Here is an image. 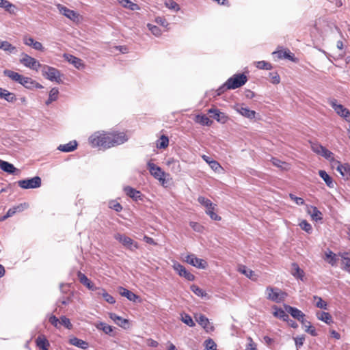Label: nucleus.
<instances>
[{
	"instance_id": "4d7b16f0",
	"label": "nucleus",
	"mask_w": 350,
	"mask_h": 350,
	"mask_svg": "<svg viewBox=\"0 0 350 350\" xmlns=\"http://www.w3.org/2000/svg\"><path fill=\"white\" fill-rule=\"evenodd\" d=\"M147 27L155 36H159L161 35V30L157 26L148 23Z\"/></svg>"
},
{
	"instance_id": "393cba45",
	"label": "nucleus",
	"mask_w": 350,
	"mask_h": 350,
	"mask_svg": "<svg viewBox=\"0 0 350 350\" xmlns=\"http://www.w3.org/2000/svg\"><path fill=\"white\" fill-rule=\"evenodd\" d=\"M0 98L4 99L9 103H14L16 100L14 93L10 92L8 90L1 88H0Z\"/></svg>"
},
{
	"instance_id": "4be33fe9",
	"label": "nucleus",
	"mask_w": 350,
	"mask_h": 350,
	"mask_svg": "<svg viewBox=\"0 0 350 350\" xmlns=\"http://www.w3.org/2000/svg\"><path fill=\"white\" fill-rule=\"evenodd\" d=\"M36 346L40 350H49V342L44 335H40L36 339Z\"/></svg>"
},
{
	"instance_id": "f3484780",
	"label": "nucleus",
	"mask_w": 350,
	"mask_h": 350,
	"mask_svg": "<svg viewBox=\"0 0 350 350\" xmlns=\"http://www.w3.org/2000/svg\"><path fill=\"white\" fill-rule=\"evenodd\" d=\"M0 169L10 174H19L20 170L16 168L13 164L0 159Z\"/></svg>"
},
{
	"instance_id": "09e8293b",
	"label": "nucleus",
	"mask_w": 350,
	"mask_h": 350,
	"mask_svg": "<svg viewBox=\"0 0 350 350\" xmlns=\"http://www.w3.org/2000/svg\"><path fill=\"white\" fill-rule=\"evenodd\" d=\"M306 329H305V331L307 332V333H309L310 335H312V336H317V332L316 331V329L314 327H313L310 322V321H308L306 320V322H305V324H303Z\"/></svg>"
},
{
	"instance_id": "a18cd8bd",
	"label": "nucleus",
	"mask_w": 350,
	"mask_h": 350,
	"mask_svg": "<svg viewBox=\"0 0 350 350\" xmlns=\"http://www.w3.org/2000/svg\"><path fill=\"white\" fill-rule=\"evenodd\" d=\"M96 327L98 329L102 330L107 334H109L113 331V328L111 325L106 324L103 322H100L96 325Z\"/></svg>"
},
{
	"instance_id": "c9c22d12",
	"label": "nucleus",
	"mask_w": 350,
	"mask_h": 350,
	"mask_svg": "<svg viewBox=\"0 0 350 350\" xmlns=\"http://www.w3.org/2000/svg\"><path fill=\"white\" fill-rule=\"evenodd\" d=\"M308 213L310 215L313 220L318 221L322 219L321 213L315 206H311L308 208Z\"/></svg>"
},
{
	"instance_id": "423d86ee",
	"label": "nucleus",
	"mask_w": 350,
	"mask_h": 350,
	"mask_svg": "<svg viewBox=\"0 0 350 350\" xmlns=\"http://www.w3.org/2000/svg\"><path fill=\"white\" fill-rule=\"evenodd\" d=\"M40 177L34 176L29 179H23L18 181V185L25 189L39 188L41 186Z\"/></svg>"
},
{
	"instance_id": "052dcab7",
	"label": "nucleus",
	"mask_w": 350,
	"mask_h": 350,
	"mask_svg": "<svg viewBox=\"0 0 350 350\" xmlns=\"http://www.w3.org/2000/svg\"><path fill=\"white\" fill-rule=\"evenodd\" d=\"M299 226L303 230L308 233L312 232V226L306 220H302L299 224Z\"/></svg>"
},
{
	"instance_id": "5fc2aeb1",
	"label": "nucleus",
	"mask_w": 350,
	"mask_h": 350,
	"mask_svg": "<svg viewBox=\"0 0 350 350\" xmlns=\"http://www.w3.org/2000/svg\"><path fill=\"white\" fill-rule=\"evenodd\" d=\"M204 345L206 350H217L216 343L211 338L206 340L204 341Z\"/></svg>"
},
{
	"instance_id": "1a4fd4ad",
	"label": "nucleus",
	"mask_w": 350,
	"mask_h": 350,
	"mask_svg": "<svg viewBox=\"0 0 350 350\" xmlns=\"http://www.w3.org/2000/svg\"><path fill=\"white\" fill-rule=\"evenodd\" d=\"M233 109L242 116L248 118L250 120H253L255 118L256 111L254 110L250 109L248 107H245L244 104L237 103L233 106Z\"/></svg>"
},
{
	"instance_id": "de8ad7c7",
	"label": "nucleus",
	"mask_w": 350,
	"mask_h": 350,
	"mask_svg": "<svg viewBox=\"0 0 350 350\" xmlns=\"http://www.w3.org/2000/svg\"><path fill=\"white\" fill-rule=\"evenodd\" d=\"M181 321L189 327L195 326L194 321H193L190 315H189L188 314H185V313L182 314H181Z\"/></svg>"
},
{
	"instance_id": "72a5a7b5",
	"label": "nucleus",
	"mask_w": 350,
	"mask_h": 350,
	"mask_svg": "<svg viewBox=\"0 0 350 350\" xmlns=\"http://www.w3.org/2000/svg\"><path fill=\"white\" fill-rule=\"evenodd\" d=\"M238 271L252 280H256V278H254V276H256L254 272L252 270L247 268V267L245 265H240L239 267Z\"/></svg>"
},
{
	"instance_id": "aec40b11",
	"label": "nucleus",
	"mask_w": 350,
	"mask_h": 350,
	"mask_svg": "<svg viewBox=\"0 0 350 350\" xmlns=\"http://www.w3.org/2000/svg\"><path fill=\"white\" fill-rule=\"evenodd\" d=\"M109 317L113 321H114L115 323L124 329H126L129 326V320L123 319L115 313H110Z\"/></svg>"
},
{
	"instance_id": "79ce46f5",
	"label": "nucleus",
	"mask_w": 350,
	"mask_h": 350,
	"mask_svg": "<svg viewBox=\"0 0 350 350\" xmlns=\"http://www.w3.org/2000/svg\"><path fill=\"white\" fill-rule=\"evenodd\" d=\"M215 205L212 204L211 206H208L206 210V213L213 219L215 221L221 220V217L214 212Z\"/></svg>"
},
{
	"instance_id": "4468645a",
	"label": "nucleus",
	"mask_w": 350,
	"mask_h": 350,
	"mask_svg": "<svg viewBox=\"0 0 350 350\" xmlns=\"http://www.w3.org/2000/svg\"><path fill=\"white\" fill-rule=\"evenodd\" d=\"M21 85L24 86L25 88L33 90L34 88L40 89L42 88L43 86L39 83L36 82L33 79L30 77L22 76L21 81L19 83Z\"/></svg>"
},
{
	"instance_id": "dca6fc26",
	"label": "nucleus",
	"mask_w": 350,
	"mask_h": 350,
	"mask_svg": "<svg viewBox=\"0 0 350 350\" xmlns=\"http://www.w3.org/2000/svg\"><path fill=\"white\" fill-rule=\"evenodd\" d=\"M64 57L77 69H82L85 68V64L83 61L72 55L65 53L64 54Z\"/></svg>"
},
{
	"instance_id": "69168bd1",
	"label": "nucleus",
	"mask_w": 350,
	"mask_h": 350,
	"mask_svg": "<svg viewBox=\"0 0 350 350\" xmlns=\"http://www.w3.org/2000/svg\"><path fill=\"white\" fill-rule=\"evenodd\" d=\"M60 324L63 325L68 329H71L72 325L70 321V319L65 316H62L60 318Z\"/></svg>"
},
{
	"instance_id": "f8f14e48",
	"label": "nucleus",
	"mask_w": 350,
	"mask_h": 350,
	"mask_svg": "<svg viewBox=\"0 0 350 350\" xmlns=\"http://www.w3.org/2000/svg\"><path fill=\"white\" fill-rule=\"evenodd\" d=\"M57 8L62 14H63L70 20L74 22H77L79 21V14L77 12L70 10L62 4H57Z\"/></svg>"
},
{
	"instance_id": "a19ab883",
	"label": "nucleus",
	"mask_w": 350,
	"mask_h": 350,
	"mask_svg": "<svg viewBox=\"0 0 350 350\" xmlns=\"http://www.w3.org/2000/svg\"><path fill=\"white\" fill-rule=\"evenodd\" d=\"M273 308L275 310V312H273V315L275 317H278V318H279L280 319H282L284 321H288V319H289V317L285 312L284 310H283L281 308H278L276 306H275Z\"/></svg>"
},
{
	"instance_id": "f03ea898",
	"label": "nucleus",
	"mask_w": 350,
	"mask_h": 350,
	"mask_svg": "<svg viewBox=\"0 0 350 350\" xmlns=\"http://www.w3.org/2000/svg\"><path fill=\"white\" fill-rule=\"evenodd\" d=\"M267 299L275 303H280L284 300L286 293L278 288L267 286L266 288Z\"/></svg>"
},
{
	"instance_id": "8fccbe9b",
	"label": "nucleus",
	"mask_w": 350,
	"mask_h": 350,
	"mask_svg": "<svg viewBox=\"0 0 350 350\" xmlns=\"http://www.w3.org/2000/svg\"><path fill=\"white\" fill-rule=\"evenodd\" d=\"M169 144V139L165 135H162L158 140L157 146L159 148H165Z\"/></svg>"
},
{
	"instance_id": "c85d7f7f",
	"label": "nucleus",
	"mask_w": 350,
	"mask_h": 350,
	"mask_svg": "<svg viewBox=\"0 0 350 350\" xmlns=\"http://www.w3.org/2000/svg\"><path fill=\"white\" fill-rule=\"evenodd\" d=\"M292 275L301 280H304V272L302 269L299 268L298 265L295 262L292 264V271H291Z\"/></svg>"
},
{
	"instance_id": "bb28decb",
	"label": "nucleus",
	"mask_w": 350,
	"mask_h": 350,
	"mask_svg": "<svg viewBox=\"0 0 350 350\" xmlns=\"http://www.w3.org/2000/svg\"><path fill=\"white\" fill-rule=\"evenodd\" d=\"M77 147L76 141H71L68 144L59 145L57 149L62 152H69L75 150Z\"/></svg>"
},
{
	"instance_id": "2f4dec72",
	"label": "nucleus",
	"mask_w": 350,
	"mask_h": 350,
	"mask_svg": "<svg viewBox=\"0 0 350 350\" xmlns=\"http://www.w3.org/2000/svg\"><path fill=\"white\" fill-rule=\"evenodd\" d=\"M118 3L124 8L129 9L132 11L139 10L140 9L139 6L131 2L130 0H117Z\"/></svg>"
},
{
	"instance_id": "680f3d73",
	"label": "nucleus",
	"mask_w": 350,
	"mask_h": 350,
	"mask_svg": "<svg viewBox=\"0 0 350 350\" xmlns=\"http://www.w3.org/2000/svg\"><path fill=\"white\" fill-rule=\"evenodd\" d=\"M101 293H102V297L105 299V300L107 303L113 304L116 302V300L113 298V297L110 295L105 290H102Z\"/></svg>"
},
{
	"instance_id": "0e129e2a",
	"label": "nucleus",
	"mask_w": 350,
	"mask_h": 350,
	"mask_svg": "<svg viewBox=\"0 0 350 350\" xmlns=\"http://www.w3.org/2000/svg\"><path fill=\"white\" fill-rule=\"evenodd\" d=\"M323 148H324V146H323L322 145H321L319 143H312L311 144V148H312V151L318 154H320L321 153Z\"/></svg>"
},
{
	"instance_id": "9d476101",
	"label": "nucleus",
	"mask_w": 350,
	"mask_h": 350,
	"mask_svg": "<svg viewBox=\"0 0 350 350\" xmlns=\"http://www.w3.org/2000/svg\"><path fill=\"white\" fill-rule=\"evenodd\" d=\"M185 260L191 265L198 269H204L206 268L208 264L206 260L197 258L194 254H191L185 256Z\"/></svg>"
},
{
	"instance_id": "5701e85b",
	"label": "nucleus",
	"mask_w": 350,
	"mask_h": 350,
	"mask_svg": "<svg viewBox=\"0 0 350 350\" xmlns=\"http://www.w3.org/2000/svg\"><path fill=\"white\" fill-rule=\"evenodd\" d=\"M0 8L11 14H15L17 10L16 6L7 0H0Z\"/></svg>"
},
{
	"instance_id": "c756f323",
	"label": "nucleus",
	"mask_w": 350,
	"mask_h": 350,
	"mask_svg": "<svg viewBox=\"0 0 350 350\" xmlns=\"http://www.w3.org/2000/svg\"><path fill=\"white\" fill-rule=\"evenodd\" d=\"M0 49L9 53H16V49L8 41H2L0 40Z\"/></svg>"
},
{
	"instance_id": "774afa93",
	"label": "nucleus",
	"mask_w": 350,
	"mask_h": 350,
	"mask_svg": "<svg viewBox=\"0 0 350 350\" xmlns=\"http://www.w3.org/2000/svg\"><path fill=\"white\" fill-rule=\"evenodd\" d=\"M271 82L273 84H278L280 82V77L277 72H270Z\"/></svg>"
},
{
	"instance_id": "e433bc0d",
	"label": "nucleus",
	"mask_w": 350,
	"mask_h": 350,
	"mask_svg": "<svg viewBox=\"0 0 350 350\" xmlns=\"http://www.w3.org/2000/svg\"><path fill=\"white\" fill-rule=\"evenodd\" d=\"M3 73L5 76H7L8 77L10 78L12 80H13L18 83H20V81H21V77L23 76V75L18 74V72H16L11 70H5Z\"/></svg>"
},
{
	"instance_id": "e2e57ef3",
	"label": "nucleus",
	"mask_w": 350,
	"mask_h": 350,
	"mask_svg": "<svg viewBox=\"0 0 350 350\" xmlns=\"http://www.w3.org/2000/svg\"><path fill=\"white\" fill-rule=\"evenodd\" d=\"M294 340H295L297 349H299L304 345V342L305 341V336L304 335L298 336L294 338Z\"/></svg>"
},
{
	"instance_id": "a878e982",
	"label": "nucleus",
	"mask_w": 350,
	"mask_h": 350,
	"mask_svg": "<svg viewBox=\"0 0 350 350\" xmlns=\"http://www.w3.org/2000/svg\"><path fill=\"white\" fill-rule=\"evenodd\" d=\"M119 293L122 296L126 297L129 301H132L134 302H135L137 299H139V297L136 295L135 293L123 287L119 288Z\"/></svg>"
},
{
	"instance_id": "7ed1b4c3",
	"label": "nucleus",
	"mask_w": 350,
	"mask_h": 350,
	"mask_svg": "<svg viewBox=\"0 0 350 350\" xmlns=\"http://www.w3.org/2000/svg\"><path fill=\"white\" fill-rule=\"evenodd\" d=\"M42 75L51 81H55L58 83L62 82L60 72L55 68L44 65L42 70Z\"/></svg>"
},
{
	"instance_id": "cd10ccee",
	"label": "nucleus",
	"mask_w": 350,
	"mask_h": 350,
	"mask_svg": "<svg viewBox=\"0 0 350 350\" xmlns=\"http://www.w3.org/2000/svg\"><path fill=\"white\" fill-rule=\"evenodd\" d=\"M69 342L72 345L82 349H86L89 347L88 343L86 341L76 337L70 338Z\"/></svg>"
},
{
	"instance_id": "bf43d9fd",
	"label": "nucleus",
	"mask_w": 350,
	"mask_h": 350,
	"mask_svg": "<svg viewBox=\"0 0 350 350\" xmlns=\"http://www.w3.org/2000/svg\"><path fill=\"white\" fill-rule=\"evenodd\" d=\"M342 269L347 272H350V258L342 255Z\"/></svg>"
},
{
	"instance_id": "864d4df0",
	"label": "nucleus",
	"mask_w": 350,
	"mask_h": 350,
	"mask_svg": "<svg viewBox=\"0 0 350 350\" xmlns=\"http://www.w3.org/2000/svg\"><path fill=\"white\" fill-rule=\"evenodd\" d=\"M273 55H277L279 59H291L292 57L291 55V53L289 51H275L273 53Z\"/></svg>"
},
{
	"instance_id": "13d9d810",
	"label": "nucleus",
	"mask_w": 350,
	"mask_h": 350,
	"mask_svg": "<svg viewBox=\"0 0 350 350\" xmlns=\"http://www.w3.org/2000/svg\"><path fill=\"white\" fill-rule=\"evenodd\" d=\"M198 202L204 206L206 208H207L208 206H212V202L208 200V198H206L204 196H199L198 198Z\"/></svg>"
},
{
	"instance_id": "473e14b6",
	"label": "nucleus",
	"mask_w": 350,
	"mask_h": 350,
	"mask_svg": "<svg viewBox=\"0 0 350 350\" xmlns=\"http://www.w3.org/2000/svg\"><path fill=\"white\" fill-rule=\"evenodd\" d=\"M319 175L325 181L327 186L329 188L334 187V183L332 177L324 170H319Z\"/></svg>"
},
{
	"instance_id": "7c9ffc66",
	"label": "nucleus",
	"mask_w": 350,
	"mask_h": 350,
	"mask_svg": "<svg viewBox=\"0 0 350 350\" xmlns=\"http://www.w3.org/2000/svg\"><path fill=\"white\" fill-rule=\"evenodd\" d=\"M196 321L198 323L199 325H200L203 328L206 329V331H208L209 329L212 330L213 327H208L209 325V321L208 319L206 318L203 314H200L198 317H196Z\"/></svg>"
},
{
	"instance_id": "f704fd0d",
	"label": "nucleus",
	"mask_w": 350,
	"mask_h": 350,
	"mask_svg": "<svg viewBox=\"0 0 350 350\" xmlns=\"http://www.w3.org/2000/svg\"><path fill=\"white\" fill-rule=\"evenodd\" d=\"M317 317L318 319L325 322V323L329 325L333 322L332 317L331 314L326 312H319L317 313Z\"/></svg>"
},
{
	"instance_id": "ea45409f",
	"label": "nucleus",
	"mask_w": 350,
	"mask_h": 350,
	"mask_svg": "<svg viewBox=\"0 0 350 350\" xmlns=\"http://www.w3.org/2000/svg\"><path fill=\"white\" fill-rule=\"evenodd\" d=\"M326 260L332 265L336 266L337 264L338 258L336 254L329 250L325 253Z\"/></svg>"
},
{
	"instance_id": "0eeeda50",
	"label": "nucleus",
	"mask_w": 350,
	"mask_h": 350,
	"mask_svg": "<svg viewBox=\"0 0 350 350\" xmlns=\"http://www.w3.org/2000/svg\"><path fill=\"white\" fill-rule=\"evenodd\" d=\"M20 62L25 67L32 70H35L36 71L38 70L40 67L42 66V65L38 60L24 53L21 54Z\"/></svg>"
},
{
	"instance_id": "603ef678",
	"label": "nucleus",
	"mask_w": 350,
	"mask_h": 350,
	"mask_svg": "<svg viewBox=\"0 0 350 350\" xmlns=\"http://www.w3.org/2000/svg\"><path fill=\"white\" fill-rule=\"evenodd\" d=\"M271 162L273 165L284 170H286L288 167V164L287 163L282 161L276 158H272Z\"/></svg>"
},
{
	"instance_id": "58836bf2",
	"label": "nucleus",
	"mask_w": 350,
	"mask_h": 350,
	"mask_svg": "<svg viewBox=\"0 0 350 350\" xmlns=\"http://www.w3.org/2000/svg\"><path fill=\"white\" fill-rule=\"evenodd\" d=\"M59 94V90L57 88H53L49 92V96L48 100L46 101V105H50L53 101H55L57 99Z\"/></svg>"
},
{
	"instance_id": "3c124183",
	"label": "nucleus",
	"mask_w": 350,
	"mask_h": 350,
	"mask_svg": "<svg viewBox=\"0 0 350 350\" xmlns=\"http://www.w3.org/2000/svg\"><path fill=\"white\" fill-rule=\"evenodd\" d=\"M255 64L256 67L259 69H263V70H271L272 68V66L270 63L265 62V61H258L256 62Z\"/></svg>"
},
{
	"instance_id": "f257e3e1",
	"label": "nucleus",
	"mask_w": 350,
	"mask_h": 350,
	"mask_svg": "<svg viewBox=\"0 0 350 350\" xmlns=\"http://www.w3.org/2000/svg\"><path fill=\"white\" fill-rule=\"evenodd\" d=\"M129 139L124 132L105 133L97 131L89 137V143L92 147H99L103 149L110 148L121 145Z\"/></svg>"
},
{
	"instance_id": "20e7f679",
	"label": "nucleus",
	"mask_w": 350,
	"mask_h": 350,
	"mask_svg": "<svg viewBox=\"0 0 350 350\" xmlns=\"http://www.w3.org/2000/svg\"><path fill=\"white\" fill-rule=\"evenodd\" d=\"M247 81V77L244 74L234 75L226 81V85H228L227 88L230 90L237 89L243 85Z\"/></svg>"
},
{
	"instance_id": "c03bdc74",
	"label": "nucleus",
	"mask_w": 350,
	"mask_h": 350,
	"mask_svg": "<svg viewBox=\"0 0 350 350\" xmlns=\"http://www.w3.org/2000/svg\"><path fill=\"white\" fill-rule=\"evenodd\" d=\"M196 121L198 123L206 126H209L212 123V121L205 115H198L196 118Z\"/></svg>"
},
{
	"instance_id": "37998d69",
	"label": "nucleus",
	"mask_w": 350,
	"mask_h": 350,
	"mask_svg": "<svg viewBox=\"0 0 350 350\" xmlns=\"http://www.w3.org/2000/svg\"><path fill=\"white\" fill-rule=\"evenodd\" d=\"M320 155L323 157L325 159L329 160L332 163L336 161L334 159V154L328 149H327L325 147L323 148Z\"/></svg>"
},
{
	"instance_id": "6e6552de",
	"label": "nucleus",
	"mask_w": 350,
	"mask_h": 350,
	"mask_svg": "<svg viewBox=\"0 0 350 350\" xmlns=\"http://www.w3.org/2000/svg\"><path fill=\"white\" fill-rule=\"evenodd\" d=\"M114 238L120 243H122L125 247L131 251L138 248L137 243L135 242L132 239L124 234L117 233L114 235Z\"/></svg>"
},
{
	"instance_id": "338daca9",
	"label": "nucleus",
	"mask_w": 350,
	"mask_h": 350,
	"mask_svg": "<svg viewBox=\"0 0 350 350\" xmlns=\"http://www.w3.org/2000/svg\"><path fill=\"white\" fill-rule=\"evenodd\" d=\"M109 208L115 210L116 212H120L122 209L121 204L116 201H111L109 202Z\"/></svg>"
},
{
	"instance_id": "4c0bfd02",
	"label": "nucleus",
	"mask_w": 350,
	"mask_h": 350,
	"mask_svg": "<svg viewBox=\"0 0 350 350\" xmlns=\"http://www.w3.org/2000/svg\"><path fill=\"white\" fill-rule=\"evenodd\" d=\"M27 204L25 203L24 204H21L18 206H14L12 208H10L8 211H7V217H12L17 212H21V211H23L25 208H27Z\"/></svg>"
},
{
	"instance_id": "ddd939ff",
	"label": "nucleus",
	"mask_w": 350,
	"mask_h": 350,
	"mask_svg": "<svg viewBox=\"0 0 350 350\" xmlns=\"http://www.w3.org/2000/svg\"><path fill=\"white\" fill-rule=\"evenodd\" d=\"M285 309L286 312L289 313L294 319H297L302 324H305V314L302 311L297 309V308L292 307L290 306H286L285 307Z\"/></svg>"
},
{
	"instance_id": "6ab92c4d",
	"label": "nucleus",
	"mask_w": 350,
	"mask_h": 350,
	"mask_svg": "<svg viewBox=\"0 0 350 350\" xmlns=\"http://www.w3.org/2000/svg\"><path fill=\"white\" fill-rule=\"evenodd\" d=\"M77 278L79 282L87 287L90 291H95L96 287L92 283V282L83 273L79 271L77 273Z\"/></svg>"
},
{
	"instance_id": "2eb2a0df",
	"label": "nucleus",
	"mask_w": 350,
	"mask_h": 350,
	"mask_svg": "<svg viewBox=\"0 0 350 350\" xmlns=\"http://www.w3.org/2000/svg\"><path fill=\"white\" fill-rule=\"evenodd\" d=\"M174 269L178 273L181 277H184L189 281H193L195 279V276L189 272L180 263H174Z\"/></svg>"
},
{
	"instance_id": "a211bd4d",
	"label": "nucleus",
	"mask_w": 350,
	"mask_h": 350,
	"mask_svg": "<svg viewBox=\"0 0 350 350\" xmlns=\"http://www.w3.org/2000/svg\"><path fill=\"white\" fill-rule=\"evenodd\" d=\"M208 113L210 114L211 118L216 120L219 122L225 123L227 120V116L225 115V113L221 112L217 109L211 108L208 109Z\"/></svg>"
},
{
	"instance_id": "39448f33",
	"label": "nucleus",
	"mask_w": 350,
	"mask_h": 350,
	"mask_svg": "<svg viewBox=\"0 0 350 350\" xmlns=\"http://www.w3.org/2000/svg\"><path fill=\"white\" fill-rule=\"evenodd\" d=\"M147 167L150 172V174L154 178L157 179L163 185L165 183V173L161 170L160 167L156 165L154 163H152V160H150L147 163Z\"/></svg>"
},
{
	"instance_id": "49530a36",
	"label": "nucleus",
	"mask_w": 350,
	"mask_h": 350,
	"mask_svg": "<svg viewBox=\"0 0 350 350\" xmlns=\"http://www.w3.org/2000/svg\"><path fill=\"white\" fill-rule=\"evenodd\" d=\"M190 288L191 291L198 297H206L207 295L206 293L203 289L200 288L196 285H191Z\"/></svg>"
},
{
	"instance_id": "6e6d98bb",
	"label": "nucleus",
	"mask_w": 350,
	"mask_h": 350,
	"mask_svg": "<svg viewBox=\"0 0 350 350\" xmlns=\"http://www.w3.org/2000/svg\"><path fill=\"white\" fill-rule=\"evenodd\" d=\"M165 5L170 10H173L176 12L180 10L179 5L173 0H167L165 2Z\"/></svg>"
},
{
	"instance_id": "412c9836",
	"label": "nucleus",
	"mask_w": 350,
	"mask_h": 350,
	"mask_svg": "<svg viewBox=\"0 0 350 350\" xmlns=\"http://www.w3.org/2000/svg\"><path fill=\"white\" fill-rule=\"evenodd\" d=\"M124 191L128 196L131 198L135 201L141 200L142 199L140 191L131 187H125L124 188Z\"/></svg>"
},
{
	"instance_id": "9b49d317",
	"label": "nucleus",
	"mask_w": 350,
	"mask_h": 350,
	"mask_svg": "<svg viewBox=\"0 0 350 350\" xmlns=\"http://www.w3.org/2000/svg\"><path fill=\"white\" fill-rule=\"evenodd\" d=\"M329 105L338 116L346 119L350 116V111L345 108L342 105L338 104L336 99L330 100Z\"/></svg>"
},
{
	"instance_id": "b1692460",
	"label": "nucleus",
	"mask_w": 350,
	"mask_h": 350,
	"mask_svg": "<svg viewBox=\"0 0 350 350\" xmlns=\"http://www.w3.org/2000/svg\"><path fill=\"white\" fill-rule=\"evenodd\" d=\"M338 163V166L336 167L337 171L343 177H346L347 178L350 177V165L349 164H340L339 161H336Z\"/></svg>"
}]
</instances>
